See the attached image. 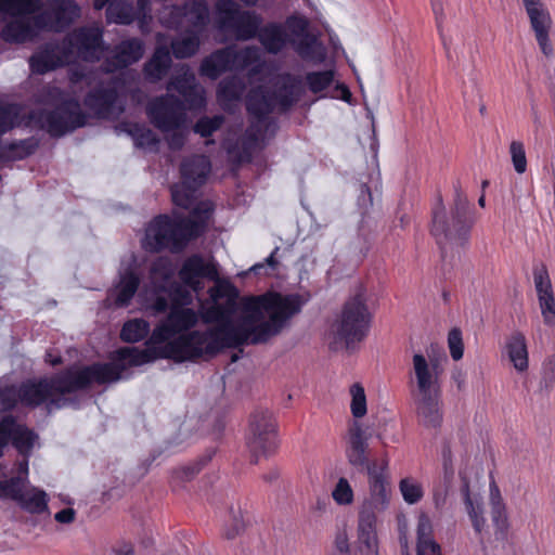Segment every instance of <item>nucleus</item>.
I'll return each instance as SVG.
<instances>
[{
	"instance_id": "1",
	"label": "nucleus",
	"mask_w": 555,
	"mask_h": 555,
	"mask_svg": "<svg viewBox=\"0 0 555 555\" xmlns=\"http://www.w3.org/2000/svg\"><path fill=\"white\" fill-rule=\"evenodd\" d=\"M173 269L169 259L158 258L152 264L150 283L156 295L151 305L155 313L165 312L168 300L160 293H169L173 301L168 314L153 330L150 343L164 344L155 356L177 361L212 357L224 348L244 344L266 343L275 336L286 321L300 310L296 295L267 294L245 298L237 307L238 291L228 280L219 276L218 263L201 255L186 258L179 271L182 283L193 292L204 289L203 279L215 283L206 299H198V310L185 307L191 304L189 292L172 282Z\"/></svg>"
},
{
	"instance_id": "2",
	"label": "nucleus",
	"mask_w": 555,
	"mask_h": 555,
	"mask_svg": "<svg viewBox=\"0 0 555 555\" xmlns=\"http://www.w3.org/2000/svg\"><path fill=\"white\" fill-rule=\"evenodd\" d=\"M155 360L149 349L124 347L116 351L112 363L93 364L82 369H70L53 377L31 378L20 386L0 387V410L8 411L21 403L36 408L46 404L49 409L62 408L67 400L66 393L86 388L90 384L116 382L129 366H139Z\"/></svg>"
},
{
	"instance_id": "3",
	"label": "nucleus",
	"mask_w": 555,
	"mask_h": 555,
	"mask_svg": "<svg viewBox=\"0 0 555 555\" xmlns=\"http://www.w3.org/2000/svg\"><path fill=\"white\" fill-rule=\"evenodd\" d=\"M210 170V160L204 155L183 159L180 167L182 181L172 185L171 197L176 206L191 209L190 217H156L145 230L142 241L144 249L180 251L191 238L199 236L205 231L212 205L207 201L197 202V190L206 182Z\"/></svg>"
},
{
	"instance_id": "4",
	"label": "nucleus",
	"mask_w": 555,
	"mask_h": 555,
	"mask_svg": "<svg viewBox=\"0 0 555 555\" xmlns=\"http://www.w3.org/2000/svg\"><path fill=\"white\" fill-rule=\"evenodd\" d=\"M302 91V81L291 74L280 75L276 79V90L270 94L262 87L251 90L246 100V107L251 117V125L243 138L244 155L242 160H248L251 154L263 147L276 129L275 122L268 116L275 106L285 111L296 103Z\"/></svg>"
},
{
	"instance_id": "5",
	"label": "nucleus",
	"mask_w": 555,
	"mask_h": 555,
	"mask_svg": "<svg viewBox=\"0 0 555 555\" xmlns=\"http://www.w3.org/2000/svg\"><path fill=\"white\" fill-rule=\"evenodd\" d=\"M308 28V18L292 15L283 24L270 23L260 28L258 39L269 53L278 54L291 44L302 60L321 63L325 59V49Z\"/></svg>"
},
{
	"instance_id": "6",
	"label": "nucleus",
	"mask_w": 555,
	"mask_h": 555,
	"mask_svg": "<svg viewBox=\"0 0 555 555\" xmlns=\"http://www.w3.org/2000/svg\"><path fill=\"white\" fill-rule=\"evenodd\" d=\"M453 205L450 216L447 215L441 196L433 210L431 233L439 245H462L467 238L474 219L469 211V202L460 181L453 183Z\"/></svg>"
},
{
	"instance_id": "7",
	"label": "nucleus",
	"mask_w": 555,
	"mask_h": 555,
	"mask_svg": "<svg viewBox=\"0 0 555 555\" xmlns=\"http://www.w3.org/2000/svg\"><path fill=\"white\" fill-rule=\"evenodd\" d=\"M37 435L11 415L0 416V456L10 441L25 457L17 465V476L0 480V498L15 502L21 498L28 481V454L34 448Z\"/></svg>"
},
{
	"instance_id": "8",
	"label": "nucleus",
	"mask_w": 555,
	"mask_h": 555,
	"mask_svg": "<svg viewBox=\"0 0 555 555\" xmlns=\"http://www.w3.org/2000/svg\"><path fill=\"white\" fill-rule=\"evenodd\" d=\"M371 314L362 292L344 306L340 317L332 324L328 344L332 350L353 349L367 335Z\"/></svg>"
},
{
	"instance_id": "9",
	"label": "nucleus",
	"mask_w": 555,
	"mask_h": 555,
	"mask_svg": "<svg viewBox=\"0 0 555 555\" xmlns=\"http://www.w3.org/2000/svg\"><path fill=\"white\" fill-rule=\"evenodd\" d=\"M40 102L56 105L53 112L34 113L31 115V118L36 119L41 128L53 137H61L85 126L87 122V116L81 111L78 101L65 100L64 93L57 87H44L40 95Z\"/></svg>"
},
{
	"instance_id": "10",
	"label": "nucleus",
	"mask_w": 555,
	"mask_h": 555,
	"mask_svg": "<svg viewBox=\"0 0 555 555\" xmlns=\"http://www.w3.org/2000/svg\"><path fill=\"white\" fill-rule=\"evenodd\" d=\"M151 122L166 134L168 146L180 150L189 132L188 118L183 102L172 94L152 100L146 106Z\"/></svg>"
},
{
	"instance_id": "11",
	"label": "nucleus",
	"mask_w": 555,
	"mask_h": 555,
	"mask_svg": "<svg viewBox=\"0 0 555 555\" xmlns=\"http://www.w3.org/2000/svg\"><path fill=\"white\" fill-rule=\"evenodd\" d=\"M40 0H0V13L4 25L0 36L8 43H24L33 40L43 28L36 25L37 15L41 9Z\"/></svg>"
},
{
	"instance_id": "12",
	"label": "nucleus",
	"mask_w": 555,
	"mask_h": 555,
	"mask_svg": "<svg viewBox=\"0 0 555 555\" xmlns=\"http://www.w3.org/2000/svg\"><path fill=\"white\" fill-rule=\"evenodd\" d=\"M448 359L443 350H426L412 356L409 372L411 393L441 391L444 364Z\"/></svg>"
},
{
	"instance_id": "13",
	"label": "nucleus",
	"mask_w": 555,
	"mask_h": 555,
	"mask_svg": "<svg viewBox=\"0 0 555 555\" xmlns=\"http://www.w3.org/2000/svg\"><path fill=\"white\" fill-rule=\"evenodd\" d=\"M261 55L262 52L258 47H246L241 50L227 47L205 57L201 64L199 73L202 76L215 80L227 70L244 69L248 66H254L253 74H256L263 66Z\"/></svg>"
},
{
	"instance_id": "14",
	"label": "nucleus",
	"mask_w": 555,
	"mask_h": 555,
	"mask_svg": "<svg viewBox=\"0 0 555 555\" xmlns=\"http://www.w3.org/2000/svg\"><path fill=\"white\" fill-rule=\"evenodd\" d=\"M388 464V459L384 457L379 466L376 462L367 466V494L359 506V518L379 520V517L389 507L391 488Z\"/></svg>"
},
{
	"instance_id": "15",
	"label": "nucleus",
	"mask_w": 555,
	"mask_h": 555,
	"mask_svg": "<svg viewBox=\"0 0 555 555\" xmlns=\"http://www.w3.org/2000/svg\"><path fill=\"white\" fill-rule=\"evenodd\" d=\"M218 28L231 31L240 40H248L259 34L261 18L254 12L241 11L233 0L216 3Z\"/></svg>"
},
{
	"instance_id": "16",
	"label": "nucleus",
	"mask_w": 555,
	"mask_h": 555,
	"mask_svg": "<svg viewBox=\"0 0 555 555\" xmlns=\"http://www.w3.org/2000/svg\"><path fill=\"white\" fill-rule=\"evenodd\" d=\"M159 20L166 27L203 35L209 22V9L205 0H191L181 7H165Z\"/></svg>"
},
{
	"instance_id": "17",
	"label": "nucleus",
	"mask_w": 555,
	"mask_h": 555,
	"mask_svg": "<svg viewBox=\"0 0 555 555\" xmlns=\"http://www.w3.org/2000/svg\"><path fill=\"white\" fill-rule=\"evenodd\" d=\"M73 62L76 59L99 61L105 51L103 30L98 26L80 27L69 33L64 39Z\"/></svg>"
},
{
	"instance_id": "18",
	"label": "nucleus",
	"mask_w": 555,
	"mask_h": 555,
	"mask_svg": "<svg viewBox=\"0 0 555 555\" xmlns=\"http://www.w3.org/2000/svg\"><path fill=\"white\" fill-rule=\"evenodd\" d=\"M151 0H113L106 9L107 23L130 25L138 22L142 31L147 29L152 21Z\"/></svg>"
},
{
	"instance_id": "19",
	"label": "nucleus",
	"mask_w": 555,
	"mask_h": 555,
	"mask_svg": "<svg viewBox=\"0 0 555 555\" xmlns=\"http://www.w3.org/2000/svg\"><path fill=\"white\" fill-rule=\"evenodd\" d=\"M73 63L72 54L64 40L50 41L40 46L29 57L33 74L43 75Z\"/></svg>"
},
{
	"instance_id": "20",
	"label": "nucleus",
	"mask_w": 555,
	"mask_h": 555,
	"mask_svg": "<svg viewBox=\"0 0 555 555\" xmlns=\"http://www.w3.org/2000/svg\"><path fill=\"white\" fill-rule=\"evenodd\" d=\"M521 1L541 52L545 56H551L553 54V46L550 40V31L553 21L550 11L542 0Z\"/></svg>"
},
{
	"instance_id": "21",
	"label": "nucleus",
	"mask_w": 555,
	"mask_h": 555,
	"mask_svg": "<svg viewBox=\"0 0 555 555\" xmlns=\"http://www.w3.org/2000/svg\"><path fill=\"white\" fill-rule=\"evenodd\" d=\"M43 5V0H40ZM80 9L73 0H52L49 5L37 14L36 25L50 30H62L79 17Z\"/></svg>"
},
{
	"instance_id": "22",
	"label": "nucleus",
	"mask_w": 555,
	"mask_h": 555,
	"mask_svg": "<svg viewBox=\"0 0 555 555\" xmlns=\"http://www.w3.org/2000/svg\"><path fill=\"white\" fill-rule=\"evenodd\" d=\"M417 422L426 428L441 425L443 413L441 391L411 393Z\"/></svg>"
},
{
	"instance_id": "23",
	"label": "nucleus",
	"mask_w": 555,
	"mask_h": 555,
	"mask_svg": "<svg viewBox=\"0 0 555 555\" xmlns=\"http://www.w3.org/2000/svg\"><path fill=\"white\" fill-rule=\"evenodd\" d=\"M144 53V43L139 38H129L107 51L104 69L112 73L137 63Z\"/></svg>"
},
{
	"instance_id": "24",
	"label": "nucleus",
	"mask_w": 555,
	"mask_h": 555,
	"mask_svg": "<svg viewBox=\"0 0 555 555\" xmlns=\"http://www.w3.org/2000/svg\"><path fill=\"white\" fill-rule=\"evenodd\" d=\"M85 104L102 118H115L124 111L122 105L118 102V92L115 87L90 92Z\"/></svg>"
},
{
	"instance_id": "25",
	"label": "nucleus",
	"mask_w": 555,
	"mask_h": 555,
	"mask_svg": "<svg viewBox=\"0 0 555 555\" xmlns=\"http://www.w3.org/2000/svg\"><path fill=\"white\" fill-rule=\"evenodd\" d=\"M167 90L178 91L191 108L202 107L205 103L204 89L197 83L195 75L189 68H182L167 85Z\"/></svg>"
},
{
	"instance_id": "26",
	"label": "nucleus",
	"mask_w": 555,
	"mask_h": 555,
	"mask_svg": "<svg viewBox=\"0 0 555 555\" xmlns=\"http://www.w3.org/2000/svg\"><path fill=\"white\" fill-rule=\"evenodd\" d=\"M369 437L358 422H353L348 431L346 454L351 465L366 467L372 463L367 460Z\"/></svg>"
},
{
	"instance_id": "27",
	"label": "nucleus",
	"mask_w": 555,
	"mask_h": 555,
	"mask_svg": "<svg viewBox=\"0 0 555 555\" xmlns=\"http://www.w3.org/2000/svg\"><path fill=\"white\" fill-rule=\"evenodd\" d=\"M504 354L518 373H525L529 367L527 340L521 332L512 333L505 341Z\"/></svg>"
},
{
	"instance_id": "28",
	"label": "nucleus",
	"mask_w": 555,
	"mask_h": 555,
	"mask_svg": "<svg viewBox=\"0 0 555 555\" xmlns=\"http://www.w3.org/2000/svg\"><path fill=\"white\" fill-rule=\"evenodd\" d=\"M377 522L358 517L356 550L359 555H378Z\"/></svg>"
},
{
	"instance_id": "29",
	"label": "nucleus",
	"mask_w": 555,
	"mask_h": 555,
	"mask_svg": "<svg viewBox=\"0 0 555 555\" xmlns=\"http://www.w3.org/2000/svg\"><path fill=\"white\" fill-rule=\"evenodd\" d=\"M139 284V275L128 268L119 273V281L109 292V298L114 300L115 306L126 307L137 293Z\"/></svg>"
},
{
	"instance_id": "30",
	"label": "nucleus",
	"mask_w": 555,
	"mask_h": 555,
	"mask_svg": "<svg viewBox=\"0 0 555 555\" xmlns=\"http://www.w3.org/2000/svg\"><path fill=\"white\" fill-rule=\"evenodd\" d=\"M461 492L473 528L476 533L481 534L487 526L482 498L479 493L472 492L467 482H464Z\"/></svg>"
},
{
	"instance_id": "31",
	"label": "nucleus",
	"mask_w": 555,
	"mask_h": 555,
	"mask_svg": "<svg viewBox=\"0 0 555 555\" xmlns=\"http://www.w3.org/2000/svg\"><path fill=\"white\" fill-rule=\"evenodd\" d=\"M417 555H442L440 545L433 535V524L426 514H421L417 520Z\"/></svg>"
},
{
	"instance_id": "32",
	"label": "nucleus",
	"mask_w": 555,
	"mask_h": 555,
	"mask_svg": "<svg viewBox=\"0 0 555 555\" xmlns=\"http://www.w3.org/2000/svg\"><path fill=\"white\" fill-rule=\"evenodd\" d=\"M245 90L243 80L236 76L223 79L218 87L217 96L224 109H231L242 98Z\"/></svg>"
},
{
	"instance_id": "33",
	"label": "nucleus",
	"mask_w": 555,
	"mask_h": 555,
	"mask_svg": "<svg viewBox=\"0 0 555 555\" xmlns=\"http://www.w3.org/2000/svg\"><path fill=\"white\" fill-rule=\"evenodd\" d=\"M171 65V56L167 47H157L153 56L144 65V74L150 81L160 80Z\"/></svg>"
},
{
	"instance_id": "34",
	"label": "nucleus",
	"mask_w": 555,
	"mask_h": 555,
	"mask_svg": "<svg viewBox=\"0 0 555 555\" xmlns=\"http://www.w3.org/2000/svg\"><path fill=\"white\" fill-rule=\"evenodd\" d=\"M16 503L29 513L41 514L48 509V495L41 489L26 487Z\"/></svg>"
},
{
	"instance_id": "35",
	"label": "nucleus",
	"mask_w": 555,
	"mask_h": 555,
	"mask_svg": "<svg viewBox=\"0 0 555 555\" xmlns=\"http://www.w3.org/2000/svg\"><path fill=\"white\" fill-rule=\"evenodd\" d=\"M491 519L496 531L504 533L508 527L506 507L501 492L494 482L490 483Z\"/></svg>"
},
{
	"instance_id": "36",
	"label": "nucleus",
	"mask_w": 555,
	"mask_h": 555,
	"mask_svg": "<svg viewBox=\"0 0 555 555\" xmlns=\"http://www.w3.org/2000/svg\"><path fill=\"white\" fill-rule=\"evenodd\" d=\"M202 34L184 30V34L171 41L172 53L177 59L193 56L199 49Z\"/></svg>"
},
{
	"instance_id": "37",
	"label": "nucleus",
	"mask_w": 555,
	"mask_h": 555,
	"mask_svg": "<svg viewBox=\"0 0 555 555\" xmlns=\"http://www.w3.org/2000/svg\"><path fill=\"white\" fill-rule=\"evenodd\" d=\"M126 131L133 139L137 146L150 151L157 149L159 140L150 128L139 124H130L126 126Z\"/></svg>"
},
{
	"instance_id": "38",
	"label": "nucleus",
	"mask_w": 555,
	"mask_h": 555,
	"mask_svg": "<svg viewBox=\"0 0 555 555\" xmlns=\"http://www.w3.org/2000/svg\"><path fill=\"white\" fill-rule=\"evenodd\" d=\"M247 447L257 462L260 455H267L275 449V434H248Z\"/></svg>"
},
{
	"instance_id": "39",
	"label": "nucleus",
	"mask_w": 555,
	"mask_h": 555,
	"mask_svg": "<svg viewBox=\"0 0 555 555\" xmlns=\"http://www.w3.org/2000/svg\"><path fill=\"white\" fill-rule=\"evenodd\" d=\"M149 332V322L143 319H133L124 324L120 337L124 341L137 343L145 338Z\"/></svg>"
},
{
	"instance_id": "40",
	"label": "nucleus",
	"mask_w": 555,
	"mask_h": 555,
	"mask_svg": "<svg viewBox=\"0 0 555 555\" xmlns=\"http://www.w3.org/2000/svg\"><path fill=\"white\" fill-rule=\"evenodd\" d=\"M275 434V423L271 412L260 410L253 413L249 421V434Z\"/></svg>"
},
{
	"instance_id": "41",
	"label": "nucleus",
	"mask_w": 555,
	"mask_h": 555,
	"mask_svg": "<svg viewBox=\"0 0 555 555\" xmlns=\"http://www.w3.org/2000/svg\"><path fill=\"white\" fill-rule=\"evenodd\" d=\"M399 491L405 503L417 504L424 496V489L421 482L413 477H405L399 481Z\"/></svg>"
},
{
	"instance_id": "42",
	"label": "nucleus",
	"mask_w": 555,
	"mask_h": 555,
	"mask_svg": "<svg viewBox=\"0 0 555 555\" xmlns=\"http://www.w3.org/2000/svg\"><path fill=\"white\" fill-rule=\"evenodd\" d=\"M533 281L539 302L554 297L552 283L545 266H540L533 271Z\"/></svg>"
},
{
	"instance_id": "43",
	"label": "nucleus",
	"mask_w": 555,
	"mask_h": 555,
	"mask_svg": "<svg viewBox=\"0 0 555 555\" xmlns=\"http://www.w3.org/2000/svg\"><path fill=\"white\" fill-rule=\"evenodd\" d=\"M351 403L350 410L356 418H361L366 414V396L364 388L356 383L350 387Z\"/></svg>"
},
{
	"instance_id": "44",
	"label": "nucleus",
	"mask_w": 555,
	"mask_h": 555,
	"mask_svg": "<svg viewBox=\"0 0 555 555\" xmlns=\"http://www.w3.org/2000/svg\"><path fill=\"white\" fill-rule=\"evenodd\" d=\"M245 528L242 512L240 508L231 507L228 519L224 525V535L227 539H234L240 535Z\"/></svg>"
},
{
	"instance_id": "45",
	"label": "nucleus",
	"mask_w": 555,
	"mask_h": 555,
	"mask_svg": "<svg viewBox=\"0 0 555 555\" xmlns=\"http://www.w3.org/2000/svg\"><path fill=\"white\" fill-rule=\"evenodd\" d=\"M332 496L338 505H350L353 502V490L346 478L338 479L332 491Z\"/></svg>"
},
{
	"instance_id": "46",
	"label": "nucleus",
	"mask_w": 555,
	"mask_h": 555,
	"mask_svg": "<svg viewBox=\"0 0 555 555\" xmlns=\"http://www.w3.org/2000/svg\"><path fill=\"white\" fill-rule=\"evenodd\" d=\"M309 89L313 93L325 90L333 81V73L331 70L309 73L306 77Z\"/></svg>"
},
{
	"instance_id": "47",
	"label": "nucleus",
	"mask_w": 555,
	"mask_h": 555,
	"mask_svg": "<svg viewBox=\"0 0 555 555\" xmlns=\"http://www.w3.org/2000/svg\"><path fill=\"white\" fill-rule=\"evenodd\" d=\"M18 108L16 105H0V135L17 125Z\"/></svg>"
},
{
	"instance_id": "48",
	"label": "nucleus",
	"mask_w": 555,
	"mask_h": 555,
	"mask_svg": "<svg viewBox=\"0 0 555 555\" xmlns=\"http://www.w3.org/2000/svg\"><path fill=\"white\" fill-rule=\"evenodd\" d=\"M509 154L514 169L517 173H524L527 169L525 146L520 141H513L509 145Z\"/></svg>"
},
{
	"instance_id": "49",
	"label": "nucleus",
	"mask_w": 555,
	"mask_h": 555,
	"mask_svg": "<svg viewBox=\"0 0 555 555\" xmlns=\"http://www.w3.org/2000/svg\"><path fill=\"white\" fill-rule=\"evenodd\" d=\"M222 124L223 117L220 115L214 117H203L196 122L194 131L199 133L202 137H209L212 132L218 130Z\"/></svg>"
},
{
	"instance_id": "50",
	"label": "nucleus",
	"mask_w": 555,
	"mask_h": 555,
	"mask_svg": "<svg viewBox=\"0 0 555 555\" xmlns=\"http://www.w3.org/2000/svg\"><path fill=\"white\" fill-rule=\"evenodd\" d=\"M448 346L450 354L454 361H459L463 358L464 345L462 339V333L459 328H453L448 335Z\"/></svg>"
},
{
	"instance_id": "51",
	"label": "nucleus",
	"mask_w": 555,
	"mask_h": 555,
	"mask_svg": "<svg viewBox=\"0 0 555 555\" xmlns=\"http://www.w3.org/2000/svg\"><path fill=\"white\" fill-rule=\"evenodd\" d=\"M205 461H201L199 463L189 464L180 467L175 472V478L180 481L191 480L196 474H198L204 466Z\"/></svg>"
},
{
	"instance_id": "52",
	"label": "nucleus",
	"mask_w": 555,
	"mask_h": 555,
	"mask_svg": "<svg viewBox=\"0 0 555 555\" xmlns=\"http://www.w3.org/2000/svg\"><path fill=\"white\" fill-rule=\"evenodd\" d=\"M539 305L545 324L553 325L555 323V298L544 299Z\"/></svg>"
},
{
	"instance_id": "53",
	"label": "nucleus",
	"mask_w": 555,
	"mask_h": 555,
	"mask_svg": "<svg viewBox=\"0 0 555 555\" xmlns=\"http://www.w3.org/2000/svg\"><path fill=\"white\" fill-rule=\"evenodd\" d=\"M76 518V512L74 508H64L54 515V519L60 524H72Z\"/></svg>"
},
{
	"instance_id": "54",
	"label": "nucleus",
	"mask_w": 555,
	"mask_h": 555,
	"mask_svg": "<svg viewBox=\"0 0 555 555\" xmlns=\"http://www.w3.org/2000/svg\"><path fill=\"white\" fill-rule=\"evenodd\" d=\"M335 546L340 553H347L349 551V540L346 532H340L336 535Z\"/></svg>"
},
{
	"instance_id": "55",
	"label": "nucleus",
	"mask_w": 555,
	"mask_h": 555,
	"mask_svg": "<svg viewBox=\"0 0 555 555\" xmlns=\"http://www.w3.org/2000/svg\"><path fill=\"white\" fill-rule=\"evenodd\" d=\"M434 504L437 508H442L447 501V491L436 490L433 495Z\"/></svg>"
},
{
	"instance_id": "56",
	"label": "nucleus",
	"mask_w": 555,
	"mask_h": 555,
	"mask_svg": "<svg viewBox=\"0 0 555 555\" xmlns=\"http://www.w3.org/2000/svg\"><path fill=\"white\" fill-rule=\"evenodd\" d=\"M116 555H133V546L130 543L121 542L115 548Z\"/></svg>"
},
{
	"instance_id": "57",
	"label": "nucleus",
	"mask_w": 555,
	"mask_h": 555,
	"mask_svg": "<svg viewBox=\"0 0 555 555\" xmlns=\"http://www.w3.org/2000/svg\"><path fill=\"white\" fill-rule=\"evenodd\" d=\"M452 379L457 385V388L461 389L465 383V375L461 370H456L453 372Z\"/></svg>"
},
{
	"instance_id": "58",
	"label": "nucleus",
	"mask_w": 555,
	"mask_h": 555,
	"mask_svg": "<svg viewBox=\"0 0 555 555\" xmlns=\"http://www.w3.org/2000/svg\"><path fill=\"white\" fill-rule=\"evenodd\" d=\"M431 5H433V10H434V13L436 15V18L437 21L440 20L441 15H442V5L441 3L439 2V0H431ZM440 22H438L439 24Z\"/></svg>"
},
{
	"instance_id": "59",
	"label": "nucleus",
	"mask_w": 555,
	"mask_h": 555,
	"mask_svg": "<svg viewBox=\"0 0 555 555\" xmlns=\"http://www.w3.org/2000/svg\"><path fill=\"white\" fill-rule=\"evenodd\" d=\"M279 251V247H275L274 250L266 258V263L270 266L272 269H275L278 266V261L275 260V254Z\"/></svg>"
},
{
	"instance_id": "60",
	"label": "nucleus",
	"mask_w": 555,
	"mask_h": 555,
	"mask_svg": "<svg viewBox=\"0 0 555 555\" xmlns=\"http://www.w3.org/2000/svg\"><path fill=\"white\" fill-rule=\"evenodd\" d=\"M112 1L113 0H94V9L102 10L104 7H106V9H107Z\"/></svg>"
},
{
	"instance_id": "61",
	"label": "nucleus",
	"mask_w": 555,
	"mask_h": 555,
	"mask_svg": "<svg viewBox=\"0 0 555 555\" xmlns=\"http://www.w3.org/2000/svg\"><path fill=\"white\" fill-rule=\"evenodd\" d=\"M82 78H83V75H82V74H80V73H78L77 70H73V72L70 73V77H69V79H70V81H72L74 85H75V83H77V82H79Z\"/></svg>"
},
{
	"instance_id": "62",
	"label": "nucleus",
	"mask_w": 555,
	"mask_h": 555,
	"mask_svg": "<svg viewBox=\"0 0 555 555\" xmlns=\"http://www.w3.org/2000/svg\"><path fill=\"white\" fill-rule=\"evenodd\" d=\"M46 361L52 365H57L61 363L60 357H53L51 353H47Z\"/></svg>"
},
{
	"instance_id": "63",
	"label": "nucleus",
	"mask_w": 555,
	"mask_h": 555,
	"mask_svg": "<svg viewBox=\"0 0 555 555\" xmlns=\"http://www.w3.org/2000/svg\"><path fill=\"white\" fill-rule=\"evenodd\" d=\"M544 369L545 370H548L555 377V358L553 359H550L545 365H544Z\"/></svg>"
},
{
	"instance_id": "64",
	"label": "nucleus",
	"mask_w": 555,
	"mask_h": 555,
	"mask_svg": "<svg viewBox=\"0 0 555 555\" xmlns=\"http://www.w3.org/2000/svg\"><path fill=\"white\" fill-rule=\"evenodd\" d=\"M328 506V503L325 500H318L315 504V508L320 512H325Z\"/></svg>"
}]
</instances>
